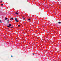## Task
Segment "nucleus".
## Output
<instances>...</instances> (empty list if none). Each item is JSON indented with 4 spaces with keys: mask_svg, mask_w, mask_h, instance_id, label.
Instances as JSON below:
<instances>
[{
    "mask_svg": "<svg viewBox=\"0 0 61 61\" xmlns=\"http://www.w3.org/2000/svg\"><path fill=\"white\" fill-rule=\"evenodd\" d=\"M28 20H29V21H31V20L30 19H28Z\"/></svg>",
    "mask_w": 61,
    "mask_h": 61,
    "instance_id": "obj_8",
    "label": "nucleus"
},
{
    "mask_svg": "<svg viewBox=\"0 0 61 61\" xmlns=\"http://www.w3.org/2000/svg\"><path fill=\"white\" fill-rule=\"evenodd\" d=\"M15 13L16 15H18V13L17 12H15Z\"/></svg>",
    "mask_w": 61,
    "mask_h": 61,
    "instance_id": "obj_2",
    "label": "nucleus"
},
{
    "mask_svg": "<svg viewBox=\"0 0 61 61\" xmlns=\"http://www.w3.org/2000/svg\"><path fill=\"white\" fill-rule=\"evenodd\" d=\"M7 18H5V20H7Z\"/></svg>",
    "mask_w": 61,
    "mask_h": 61,
    "instance_id": "obj_6",
    "label": "nucleus"
},
{
    "mask_svg": "<svg viewBox=\"0 0 61 61\" xmlns=\"http://www.w3.org/2000/svg\"><path fill=\"white\" fill-rule=\"evenodd\" d=\"M7 23H9V21H8L7 22Z\"/></svg>",
    "mask_w": 61,
    "mask_h": 61,
    "instance_id": "obj_12",
    "label": "nucleus"
},
{
    "mask_svg": "<svg viewBox=\"0 0 61 61\" xmlns=\"http://www.w3.org/2000/svg\"><path fill=\"white\" fill-rule=\"evenodd\" d=\"M11 28H13V27H11Z\"/></svg>",
    "mask_w": 61,
    "mask_h": 61,
    "instance_id": "obj_18",
    "label": "nucleus"
},
{
    "mask_svg": "<svg viewBox=\"0 0 61 61\" xmlns=\"http://www.w3.org/2000/svg\"><path fill=\"white\" fill-rule=\"evenodd\" d=\"M22 18L23 19L24 18V17L22 16Z\"/></svg>",
    "mask_w": 61,
    "mask_h": 61,
    "instance_id": "obj_14",
    "label": "nucleus"
},
{
    "mask_svg": "<svg viewBox=\"0 0 61 61\" xmlns=\"http://www.w3.org/2000/svg\"><path fill=\"white\" fill-rule=\"evenodd\" d=\"M9 26H11V24H9Z\"/></svg>",
    "mask_w": 61,
    "mask_h": 61,
    "instance_id": "obj_4",
    "label": "nucleus"
},
{
    "mask_svg": "<svg viewBox=\"0 0 61 61\" xmlns=\"http://www.w3.org/2000/svg\"><path fill=\"white\" fill-rule=\"evenodd\" d=\"M3 4H1V5H2V6L3 5Z\"/></svg>",
    "mask_w": 61,
    "mask_h": 61,
    "instance_id": "obj_10",
    "label": "nucleus"
},
{
    "mask_svg": "<svg viewBox=\"0 0 61 61\" xmlns=\"http://www.w3.org/2000/svg\"><path fill=\"white\" fill-rule=\"evenodd\" d=\"M44 1H45V0H44Z\"/></svg>",
    "mask_w": 61,
    "mask_h": 61,
    "instance_id": "obj_21",
    "label": "nucleus"
},
{
    "mask_svg": "<svg viewBox=\"0 0 61 61\" xmlns=\"http://www.w3.org/2000/svg\"><path fill=\"white\" fill-rule=\"evenodd\" d=\"M11 56V57H12V56Z\"/></svg>",
    "mask_w": 61,
    "mask_h": 61,
    "instance_id": "obj_19",
    "label": "nucleus"
},
{
    "mask_svg": "<svg viewBox=\"0 0 61 61\" xmlns=\"http://www.w3.org/2000/svg\"><path fill=\"white\" fill-rule=\"evenodd\" d=\"M1 2L2 3V2H3V1H1Z\"/></svg>",
    "mask_w": 61,
    "mask_h": 61,
    "instance_id": "obj_16",
    "label": "nucleus"
},
{
    "mask_svg": "<svg viewBox=\"0 0 61 61\" xmlns=\"http://www.w3.org/2000/svg\"><path fill=\"white\" fill-rule=\"evenodd\" d=\"M1 21V20H0V23H2V22Z\"/></svg>",
    "mask_w": 61,
    "mask_h": 61,
    "instance_id": "obj_11",
    "label": "nucleus"
},
{
    "mask_svg": "<svg viewBox=\"0 0 61 61\" xmlns=\"http://www.w3.org/2000/svg\"><path fill=\"white\" fill-rule=\"evenodd\" d=\"M58 23H59V24H61V22H58Z\"/></svg>",
    "mask_w": 61,
    "mask_h": 61,
    "instance_id": "obj_5",
    "label": "nucleus"
},
{
    "mask_svg": "<svg viewBox=\"0 0 61 61\" xmlns=\"http://www.w3.org/2000/svg\"><path fill=\"white\" fill-rule=\"evenodd\" d=\"M35 55V54L34 53H33V55Z\"/></svg>",
    "mask_w": 61,
    "mask_h": 61,
    "instance_id": "obj_15",
    "label": "nucleus"
},
{
    "mask_svg": "<svg viewBox=\"0 0 61 61\" xmlns=\"http://www.w3.org/2000/svg\"><path fill=\"white\" fill-rule=\"evenodd\" d=\"M15 21H16V22H18V21H18V20H17V18H15Z\"/></svg>",
    "mask_w": 61,
    "mask_h": 61,
    "instance_id": "obj_1",
    "label": "nucleus"
},
{
    "mask_svg": "<svg viewBox=\"0 0 61 61\" xmlns=\"http://www.w3.org/2000/svg\"><path fill=\"white\" fill-rule=\"evenodd\" d=\"M11 19H12V20H13V19H14V18H11Z\"/></svg>",
    "mask_w": 61,
    "mask_h": 61,
    "instance_id": "obj_3",
    "label": "nucleus"
},
{
    "mask_svg": "<svg viewBox=\"0 0 61 61\" xmlns=\"http://www.w3.org/2000/svg\"><path fill=\"white\" fill-rule=\"evenodd\" d=\"M23 19H24V20H25V18H23Z\"/></svg>",
    "mask_w": 61,
    "mask_h": 61,
    "instance_id": "obj_13",
    "label": "nucleus"
},
{
    "mask_svg": "<svg viewBox=\"0 0 61 61\" xmlns=\"http://www.w3.org/2000/svg\"><path fill=\"white\" fill-rule=\"evenodd\" d=\"M7 27H10V26H7Z\"/></svg>",
    "mask_w": 61,
    "mask_h": 61,
    "instance_id": "obj_7",
    "label": "nucleus"
},
{
    "mask_svg": "<svg viewBox=\"0 0 61 61\" xmlns=\"http://www.w3.org/2000/svg\"><path fill=\"white\" fill-rule=\"evenodd\" d=\"M18 26H19V27H20V25H18Z\"/></svg>",
    "mask_w": 61,
    "mask_h": 61,
    "instance_id": "obj_9",
    "label": "nucleus"
},
{
    "mask_svg": "<svg viewBox=\"0 0 61 61\" xmlns=\"http://www.w3.org/2000/svg\"><path fill=\"white\" fill-rule=\"evenodd\" d=\"M58 1H59L60 0H58Z\"/></svg>",
    "mask_w": 61,
    "mask_h": 61,
    "instance_id": "obj_20",
    "label": "nucleus"
},
{
    "mask_svg": "<svg viewBox=\"0 0 61 61\" xmlns=\"http://www.w3.org/2000/svg\"><path fill=\"white\" fill-rule=\"evenodd\" d=\"M7 21H9V20H7Z\"/></svg>",
    "mask_w": 61,
    "mask_h": 61,
    "instance_id": "obj_17",
    "label": "nucleus"
}]
</instances>
